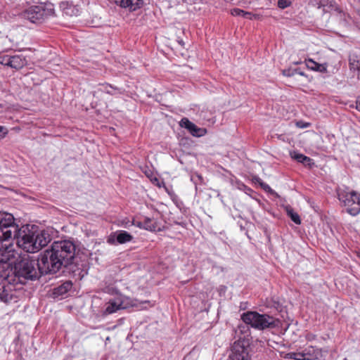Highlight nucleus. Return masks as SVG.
I'll use <instances>...</instances> for the list:
<instances>
[{
	"mask_svg": "<svg viewBox=\"0 0 360 360\" xmlns=\"http://www.w3.org/2000/svg\"><path fill=\"white\" fill-rule=\"evenodd\" d=\"M359 15H360V13H359Z\"/></svg>",
	"mask_w": 360,
	"mask_h": 360,
	"instance_id": "obj_38",
	"label": "nucleus"
},
{
	"mask_svg": "<svg viewBox=\"0 0 360 360\" xmlns=\"http://www.w3.org/2000/svg\"><path fill=\"white\" fill-rule=\"evenodd\" d=\"M115 4L120 6L122 8H127L131 11H134L138 8H140L143 4L144 0H112Z\"/></svg>",
	"mask_w": 360,
	"mask_h": 360,
	"instance_id": "obj_12",
	"label": "nucleus"
},
{
	"mask_svg": "<svg viewBox=\"0 0 360 360\" xmlns=\"http://www.w3.org/2000/svg\"><path fill=\"white\" fill-rule=\"evenodd\" d=\"M143 229L150 231H155L156 226L150 218H145L143 221Z\"/></svg>",
	"mask_w": 360,
	"mask_h": 360,
	"instance_id": "obj_20",
	"label": "nucleus"
},
{
	"mask_svg": "<svg viewBox=\"0 0 360 360\" xmlns=\"http://www.w3.org/2000/svg\"><path fill=\"white\" fill-rule=\"evenodd\" d=\"M26 64L25 58L20 55L11 56L9 67L14 69H20Z\"/></svg>",
	"mask_w": 360,
	"mask_h": 360,
	"instance_id": "obj_15",
	"label": "nucleus"
},
{
	"mask_svg": "<svg viewBox=\"0 0 360 360\" xmlns=\"http://www.w3.org/2000/svg\"><path fill=\"white\" fill-rule=\"evenodd\" d=\"M356 109L360 112V96H358L356 100Z\"/></svg>",
	"mask_w": 360,
	"mask_h": 360,
	"instance_id": "obj_32",
	"label": "nucleus"
},
{
	"mask_svg": "<svg viewBox=\"0 0 360 360\" xmlns=\"http://www.w3.org/2000/svg\"><path fill=\"white\" fill-rule=\"evenodd\" d=\"M243 17L244 18L252 19V14L250 12L243 11Z\"/></svg>",
	"mask_w": 360,
	"mask_h": 360,
	"instance_id": "obj_31",
	"label": "nucleus"
},
{
	"mask_svg": "<svg viewBox=\"0 0 360 360\" xmlns=\"http://www.w3.org/2000/svg\"><path fill=\"white\" fill-rule=\"evenodd\" d=\"M18 231L13 214L0 212V263H13L15 258L13 242Z\"/></svg>",
	"mask_w": 360,
	"mask_h": 360,
	"instance_id": "obj_2",
	"label": "nucleus"
},
{
	"mask_svg": "<svg viewBox=\"0 0 360 360\" xmlns=\"http://www.w3.org/2000/svg\"><path fill=\"white\" fill-rule=\"evenodd\" d=\"M359 259H360V255H359Z\"/></svg>",
	"mask_w": 360,
	"mask_h": 360,
	"instance_id": "obj_37",
	"label": "nucleus"
},
{
	"mask_svg": "<svg viewBox=\"0 0 360 360\" xmlns=\"http://www.w3.org/2000/svg\"><path fill=\"white\" fill-rule=\"evenodd\" d=\"M115 240V236L110 235L108 238V243L110 244H113Z\"/></svg>",
	"mask_w": 360,
	"mask_h": 360,
	"instance_id": "obj_33",
	"label": "nucleus"
},
{
	"mask_svg": "<svg viewBox=\"0 0 360 360\" xmlns=\"http://www.w3.org/2000/svg\"><path fill=\"white\" fill-rule=\"evenodd\" d=\"M286 357L291 359L297 360V352H290L286 354Z\"/></svg>",
	"mask_w": 360,
	"mask_h": 360,
	"instance_id": "obj_29",
	"label": "nucleus"
},
{
	"mask_svg": "<svg viewBox=\"0 0 360 360\" xmlns=\"http://www.w3.org/2000/svg\"><path fill=\"white\" fill-rule=\"evenodd\" d=\"M75 252V245L69 240L53 242L51 248L40 255L37 260L39 271L41 274L58 272L62 266H66L70 262Z\"/></svg>",
	"mask_w": 360,
	"mask_h": 360,
	"instance_id": "obj_1",
	"label": "nucleus"
},
{
	"mask_svg": "<svg viewBox=\"0 0 360 360\" xmlns=\"http://www.w3.org/2000/svg\"><path fill=\"white\" fill-rule=\"evenodd\" d=\"M316 338V335L313 333H307L306 335V339L308 340V341H312L314 340H315Z\"/></svg>",
	"mask_w": 360,
	"mask_h": 360,
	"instance_id": "obj_30",
	"label": "nucleus"
},
{
	"mask_svg": "<svg viewBox=\"0 0 360 360\" xmlns=\"http://www.w3.org/2000/svg\"><path fill=\"white\" fill-rule=\"evenodd\" d=\"M71 287V282H65L61 285L54 288L53 294L55 295H63L70 290Z\"/></svg>",
	"mask_w": 360,
	"mask_h": 360,
	"instance_id": "obj_18",
	"label": "nucleus"
},
{
	"mask_svg": "<svg viewBox=\"0 0 360 360\" xmlns=\"http://www.w3.org/2000/svg\"><path fill=\"white\" fill-rule=\"evenodd\" d=\"M116 234V240L119 244L130 242L133 239V236L126 231H119Z\"/></svg>",
	"mask_w": 360,
	"mask_h": 360,
	"instance_id": "obj_16",
	"label": "nucleus"
},
{
	"mask_svg": "<svg viewBox=\"0 0 360 360\" xmlns=\"http://www.w3.org/2000/svg\"><path fill=\"white\" fill-rule=\"evenodd\" d=\"M287 213L294 223L296 224H301V220L297 213L295 212L292 209L287 210Z\"/></svg>",
	"mask_w": 360,
	"mask_h": 360,
	"instance_id": "obj_21",
	"label": "nucleus"
},
{
	"mask_svg": "<svg viewBox=\"0 0 360 360\" xmlns=\"http://www.w3.org/2000/svg\"><path fill=\"white\" fill-rule=\"evenodd\" d=\"M290 156L292 159L297 160L298 162L302 163L305 166H311V165H314L312 159L302 153L293 151L290 153Z\"/></svg>",
	"mask_w": 360,
	"mask_h": 360,
	"instance_id": "obj_14",
	"label": "nucleus"
},
{
	"mask_svg": "<svg viewBox=\"0 0 360 360\" xmlns=\"http://www.w3.org/2000/svg\"><path fill=\"white\" fill-rule=\"evenodd\" d=\"M120 223H121L122 226L127 229V228H129L133 224H134V220L131 221L128 218H125V219H123Z\"/></svg>",
	"mask_w": 360,
	"mask_h": 360,
	"instance_id": "obj_23",
	"label": "nucleus"
},
{
	"mask_svg": "<svg viewBox=\"0 0 360 360\" xmlns=\"http://www.w3.org/2000/svg\"><path fill=\"white\" fill-rule=\"evenodd\" d=\"M298 73H299L300 75H304V73H303V72H299Z\"/></svg>",
	"mask_w": 360,
	"mask_h": 360,
	"instance_id": "obj_36",
	"label": "nucleus"
},
{
	"mask_svg": "<svg viewBox=\"0 0 360 360\" xmlns=\"http://www.w3.org/2000/svg\"><path fill=\"white\" fill-rule=\"evenodd\" d=\"M304 62L307 68L309 70L322 73L327 72L326 63H318L311 58L306 59Z\"/></svg>",
	"mask_w": 360,
	"mask_h": 360,
	"instance_id": "obj_13",
	"label": "nucleus"
},
{
	"mask_svg": "<svg viewBox=\"0 0 360 360\" xmlns=\"http://www.w3.org/2000/svg\"><path fill=\"white\" fill-rule=\"evenodd\" d=\"M37 262L27 259H23L15 267V274L19 278L33 280L38 277Z\"/></svg>",
	"mask_w": 360,
	"mask_h": 360,
	"instance_id": "obj_7",
	"label": "nucleus"
},
{
	"mask_svg": "<svg viewBox=\"0 0 360 360\" xmlns=\"http://www.w3.org/2000/svg\"><path fill=\"white\" fill-rule=\"evenodd\" d=\"M143 221H138V222H135L134 221V226H137V227H139L141 229H143Z\"/></svg>",
	"mask_w": 360,
	"mask_h": 360,
	"instance_id": "obj_34",
	"label": "nucleus"
},
{
	"mask_svg": "<svg viewBox=\"0 0 360 360\" xmlns=\"http://www.w3.org/2000/svg\"><path fill=\"white\" fill-rule=\"evenodd\" d=\"M278 6L281 8H285L290 6V2L287 0H278Z\"/></svg>",
	"mask_w": 360,
	"mask_h": 360,
	"instance_id": "obj_27",
	"label": "nucleus"
},
{
	"mask_svg": "<svg viewBox=\"0 0 360 360\" xmlns=\"http://www.w3.org/2000/svg\"><path fill=\"white\" fill-rule=\"evenodd\" d=\"M50 236L45 231H28L19 237L17 245L27 252H37L50 242Z\"/></svg>",
	"mask_w": 360,
	"mask_h": 360,
	"instance_id": "obj_3",
	"label": "nucleus"
},
{
	"mask_svg": "<svg viewBox=\"0 0 360 360\" xmlns=\"http://www.w3.org/2000/svg\"><path fill=\"white\" fill-rule=\"evenodd\" d=\"M283 75H287V76H290V74L287 73V72H286V70H284V71H283Z\"/></svg>",
	"mask_w": 360,
	"mask_h": 360,
	"instance_id": "obj_35",
	"label": "nucleus"
},
{
	"mask_svg": "<svg viewBox=\"0 0 360 360\" xmlns=\"http://www.w3.org/2000/svg\"><path fill=\"white\" fill-rule=\"evenodd\" d=\"M179 125L181 127L186 129L192 136L195 137H201L207 134L205 128L198 127L186 117H183L181 120Z\"/></svg>",
	"mask_w": 360,
	"mask_h": 360,
	"instance_id": "obj_9",
	"label": "nucleus"
},
{
	"mask_svg": "<svg viewBox=\"0 0 360 360\" xmlns=\"http://www.w3.org/2000/svg\"><path fill=\"white\" fill-rule=\"evenodd\" d=\"M312 355L309 352H297V360H311Z\"/></svg>",
	"mask_w": 360,
	"mask_h": 360,
	"instance_id": "obj_22",
	"label": "nucleus"
},
{
	"mask_svg": "<svg viewBox=\"0 0 360 360\" xmlns=\"http://www.w3.org/2000/svg\"><path fill=\"white\" fill-rule=\"evenodd\" d=\"M349 61L350 68L360 73V56L352 53L349 56Z\"/></svg>",
	"mask_w": 360,
	"mask_h": 360,
	"instance_id": "obj_17",
	"label": "nucleus"
},
{
	"mask_svg": "<svg viewBox=\"0 0 360 360\" xmlns=\"http://www.w3.org/2000/svg\"><path fill=\"white\" fill-rule=\"evenodd\" d=\"M338 196L349 214L356 216L360 212V194L355 191L348 192L340 190L338 192Z\"/></svg>",
	"mask_w": 360,
	"mask_h": 360,
	"instance_id": "obj_6",
	"label": "nucleus"
},
{
	"mask_svg": "<svg viewBox=\"0 0 360 360\" xmlns=\"http://www.w3.org/2000/svg\"><path fill=\"white\" fill-rule=\"evenodd\" d=\"M54 8L50 3L40 4L32 6L24 11L22 13V18L27 19L31 22H40L49 16L53 15Z\"/></svg>",
	"mask_w": 360,
	"mask_h": 360,
	"instance_id": "obj_4",
	"label": "nucleus"
},
{
	"mask_svg": "<svg viewBox=\"0 0 360 360\" xmlns=\"http://www.w3.org/2000/svg\"><path fill=\"white\" fill-rule=\"evenodd\" d=\"M296 126L298 127L299 128L304 129L309 127L310 126V123L305 122L303 121H298L296 123Z\"/></svg>",
	"mask_w": 360,
	"mask_h": 360,
	"instance_id": "obj_28",
	"label": "nucleus"
},
{
	"mask_svg": "<svg viewBox=\"0 0 360 360\" xmlns=\"http://www.w3.org/2000/svg\"><path fill=\"white\" fill-rule=\"evenodd\" d=\"M243 321L252 327L263 330L274 326L273 317L266 314H260L255 311H248L241 316Z\"/></svg>",
	"mask_w": 360,
	"mask_h": 360,
	"instance_id": "obj_5",
	"label": "nucleus"
},
{
	"mask_svg": "<svg viewBox=\"0 0 360 360\" xmlns=\"http://www.w3.org/2000/svg\"><path fill=\"white\" fill-rule=\"evenodd\" d=\"M11 56H0V63L9 67Z\"/></svg>",
	"mask_w": 360,
	"mask_h": 360,
	"instance_id": "obj_24",
	"label": "nucleus"
},
{
	"mask_svg": "<svg viewBox=\"0 0 360 360\" xmlns=\"http://www.w3.org/2000/svg\"><path fill=\"white\" fill-rule=\"evenodd\" d=\"M107 292L110 294H113L115 292L116 294V297L109 300L106 303L105 308L102 311V315L103 316L115 313L120 309L127 308L128 305L127 297L121 294H118L117 290H115L113 288L108 289Z\"/></svg>",
	"mask_w": 360,
	"mask_h": 360,
	"instance_id": "obj_8",
	"label": "nucleus"
},
{
	"mask_svg": "<svg viewBox=\"0 0 360 360\" xmlns=\"http://www.w3.org/2000/svg\"><path fill=\"white\" fill-rule=\"evenodd\" d=\"M229 360H250V358L245 347L239 342H235Z\"/></svg>",
	"mask_w": 360,
	"mask_h": 360,
	"instance_id": "obj_10",
	"label": "nucleus"
},
{
	"mask_svg": "<svg viewBox=\"0 0 360 360\" xmlns=\"http://www.w3.org/2000/svg\"><path fill=\"white\" fill-rule=\"evenodd\" d=\"M0 300L6 304L17 302V291L13 289L12 285H4L3 291L0 293Z\"/></svg>",
	"mask_w": 360,
	"mask_h": 360,
	"instance_id": "obj_11",
	"label": "nucleus"
},
{
	"mask_svg": "<svg viewBox=\"0 0 360 360\" xmlns=\"http://www.w3.org/2000/svg\"><path fill=\"white\" fill-rule=\"evenodd\" d=\"M243 10L236 8L231 11V14L233 16H242L243 14Z\"/></svg>",
	"mask_w": 360,
	"mask_h": 360,
	"instance_id": "obj_25",
	"label": "nucleus"
},
{
	"mask_svg": "<svg viewBox=\"0 0 360 360\" xmlns=\"http://www.w3.org/2000/svg\"><path fill=\"white\" fill-rule=\"evenodd\" d=\"M101 90L108 94L114 95L116 94H122L123 91L121 89H118L116 87H113L110 84H103L102 85Z\"/></svg>",
	"mask_w": 360,
	"mask_h": 360,
	"instance_id": "obj_19",
	"label": "nucleus"
},
{
	"mask_svg": "<svg viewBox=\"0 0 360 360\" xmlns=\"http://www.w3.org/2000/svg\"><path fill=\"white\" fill-rule=\"evenodd\" d=\"M8 133V129L4 126L0 125V140L6 136Z\"/></svg>",
	"mask_w": 360,
	"mask_h": 360,
	"instance_id": "obj_26",
	"label": "nucleus"
}]
</instances>
